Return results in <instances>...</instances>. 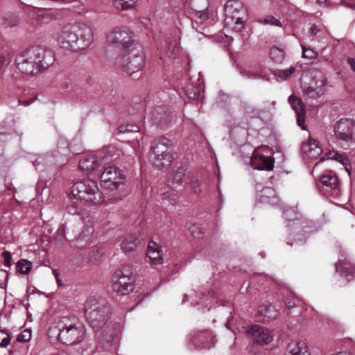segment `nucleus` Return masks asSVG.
<instances>
[{"mask_svg":"<svg viewBox=\"0 0 355 355\" xmlns=\"http://www.w3.org/2000/svg\"><path fill=\"white\" fill-rule=\"evenodd\" d=\"M56 41L62 49L77 52L87 49L93 42L92 29L83 24H67L56 34Z\"/></svg>","mask_w":355,"mask_h":355,"instance_id":"obj_1","label":"nucleus"},{"mask_svg":"<svg viewBox=\"0 0 355 355\" xmlns=\"http://www.w3.org/2000/svg\"><path fill=\"white\" fill-rule=\"evenodd\" d=\"M84 324L75 317H62L56 320L49 329L50 338H55L57 342L65 345H76L85 338Z\"/></svg>","mask_w":355,"mask_h":355,"instance_id":"obj_2","label":"nucleus"},{"mask_svg":"<svg viewBox=\"0 0 355 355\" xmlns=\"http://www.w3.org/2000/svg\"><path fill=\"white\" fill-rule=\"evenodd\" d=\"M85 314L94 330L101 329L106 324L110 315L107 300L98 296L89 297L85 304Z\"/></svg>","mask_w":355,"mask_h":355,"instance_id":"obj_3","label":"nucleus"},{"mask_svg":"<svg viewBox=\"0 0 355 355\" xmlns=\"http://www.w3.org/2000/svg\"><path fill=\"white\" fill-rule=\"evenodd\" d=\"M297 212L294 208H287L283 212L285 219L293 221L292 227L295 234H290L287 243L291 245H300L306 242V234H309L317 230L315 223L308 220H300L297 217Z\"/></svg>","mask_w":355,"mask_h":355,"instance_id":"obj_4","label":"nucleus"},{"mask_svg":"<svg viewBox=\"0 0 355 355\" xmlns=\"http://www.w3.org/2000/svg\"><path fill=\"white\" fill-rule=\"evenodd\" d=\"M71 195L90 204H98L103 201V195L97 182L92 179H84L76 182L71 189Z\"/></svg>","mask_w":355,"mask_h":355,"instance_id":"obj_5","label":"nucleus"},{"mask_svg":"<svg viewBox=\"0 0 355 355\" xmlns=\"http://www.w3.org/2000/svg\"><path fill=\"white\" fill-rule=\"evenodd\" d=\"M116 151L114 147H109L99 155H86L79 161V168L87 173L101 171L100 168L115 160L117 157L114 155Z\"/></svg>","mask_w":355,"mask_h":355,"instance_id":"obj_6","label":"nucleus"},{"mask_svg":"<svg viewBox=\"0 0 355 355\" xmlns=\"http://www.w3.org/2000/svg\"><path fill=\"white\" fill-rule=\"evenodd\" d=\"M171 146L172 142L166 137L156 139L152 141L149 154L155 166L162 167L172 162L173 156L171 153Z\"/></svg>","mask_w":355,"mask_h":355,"instance_id":"obj_7","label":"nucleus"},{"mask_svg":"<svg viewBox=\"0 0 355 355\" xmlns=\"http://www.w3.org/2000/svg\"><path fill=\"white\" fill-rule=\"evenodd\" d=\"M109 45L125 52L135 47V41L132 32L125 26H116L106 34Z\"/></svg>","mask_w":355,"mask_h":355,"instance_id":"obj_8","label":"nucleus"},{"mask_svg":"<svg viewBox=\"0 0 355 355\" xmlns=\"http://www.w3.org/2000/svg\"><path fill=\"white\" fill-rule=\"evenodd\" d=\"M132 267L123 266L112 276V289L120 295H126L134 289Z\"/></svg>","mask_w":355,"mask_h":355,"instance_id":"obj_9","label":"nucleus"},{"mask_svg":"<svg viewBox=\"0 0 355 355\" xmlns=\"http://www.w3.org/2000/svg\"><path fill=\"white\" fill-rule=\"evenodd\" d=\"M127 51L128 53L120 58L116 62V64L124 72L132 75L143 69L145 64V55L142 50H137L135 48Z\"/></svg>","mask_w":355,"mask_h":355,"instance_id":"obj_10","label":"nucleus"},{"mask_svg":"<svg viewBox=\"0 0 355 355\" xmlns=\"http://www.w3.org/2000/svg\"><path fill=\"white\" fill-rule=\"evenodd\" d=\"M252 151V153H248V155H243V161L247 164H250L254 168L257 170H266L272 171L274 167V159L270 156H264L261 155L259 150V148L252 150L249 145H244L242 146L241 152L244 150Z\"/></svg>","mask_w":355,"mask_h":355,"instance_id":"obj_11","label":"nucleus"},{"mask_svg":"<svg viewBox=\"0 0 355 355\" xmlns=\"http://www.w3.org/2000/svg\"><path fill=\"white\" fill-rule=\"evenodd\" d=\"M336 138L347 144H355V121L351 119H341L334 125Z\"/></svg>","mask_w":355,"mask_h":355,"instance_id":"obj_12","label":"nucleus"},{"mask_svg":"<svg viewBox=\"0 0 355 355\" xmlns=\"http://www.w3.org/2000/svg\"><path fill=\"white\" fill-rule=\"evenodd\" d=\"M321 191L331 200L338 199L340 196L339 180L333 171H326L320 177Z\"/></svg>","mask_w":355,"mask_h":355,"instance_id":"obj_13","label":"nucleus"},{"mask_svg":"<svg viewBox=\"0 0 355 355\" xmlns=\"http://www.w3.org/2000/svg\"><path fill=\"white\" fill-rule=\"evenodd\" d=\"M225 12L226 15V24H230L234 21V30L239 32L244 27L245 20L241 16V13L245 14V8L241 3L237 1H229L225 6Z\"/></svg>","mask_w":355,"mask_h":355,"instance_id":"obj_14","label":"nucleus"},{"mask_svg":"<svg viewBox=\"0 0 355 355\" xmlns=\"http://www.w3.org/2000/svg\"><path fill=\"white\" fill-rule=\"evenodd\" d=\"M101 174L100 179L103 186L108 189H116L124 180V175L117 167L108 166Z\"/></svg>","mask_w":355,"mask_h":355,"instance_id":"obj_15","label":"nucleus"},{"mask_svg":"<svg viewBox=\"0 0 355 355\" xmlns=\"http://www.w3.org/2000/svg\"><path fill=\"white\" fill-rule=\"evenodd\" d=\"M34 59L30 48L22 52L15 59L18 69L23 73L32 76L40 72Z\"/></svg>","mask_w":355,"mask_h":355,"instance_id":"obj_16","label":"nucleus"},{"mask_svg":"<svg viewBox=\"0 0 355 355\" xmlns=\"http://www.w3.org/2000/svg\"><path fill=\"white\" fill-rule=\"evenodd\" d=\"M30 49L40 71L47 69L54 63L55 54L51 49L41 46H32Z\"/></svg>","mask_w":355,"mask_h":355,"instance_id":"obj_17","label":"nucleus"},{"mask_svg":"<svg viewBox=\"0 0 355 355\" xmlns=\"http://www.w3.org/2000/svg\"><path fill=\"white\" fill-rule=\"evenodd\" d=\"M315 78L320 81L318 87L309 86L306 82L307 75L303 76L302 79V89L303 94L309 98H318L322 95L327 86V80L325 75L320 71H315Z\"/></svg>","mask_w":355,"mask_h":355,"instance_id":"obj_18","label":"nucleus"},{"mask_svg":"<svg viewBox=\"0 0 355 355\" xmlns=\"http://www.w3.org/2000/svg\"><path fill=\"white\" fill-rule=\"evenodd\" d=\"M256 201L270 205H277L279 198L272 187H266L261 182L254 184Z\"/></svg>","mask_w":355,"mask_h":355,"instance_id":"obj_19","label":"nucleus"},{"mask_svg":"<svg viewBox=\"0 0 355 355\" xmlns=\"http://www.w3.org/2000/svg\"><path fill=\"white\" fill-rule=\"evenodd\" d=\"M190 341L196 349H209L216 342V336L210 331H197L191 334Z\"/></svg>","mask_w":355,"mask_h":355,"instance_id":"obj_20","label":"nucleus"},{"mask_svg":"<svg viewBox=\"0 0 355 355\" xmlns=\"http://www.w3.org/2000/svg\"><path fill=\"white\" fill-rule=\"evenodd\" d=\"M248 333L255 343L261 345L270 343L273 339L272 332L259 324L250 326Z\"/></svg>","mask_w":355,"mask_h":355,"instance_id":"obj_21","label":"nucleus"},{"mask_svg":"<svg viewBox=\"0 0 355 355\" xmlns=\"http://www.w3.org/2000/svg\"><path fill=\"white\" fill-rule=\"evenodd\" d=\"M202 295L203 297L197 300L196 297L193 298V295L187 294L182 300V303L191 300V304L193 305H202V306L207 307L214 302H218V295H216L214 291H209L207 293H202Z\"/></svg>","mask_w":355,"mask_h":355,"instance_id":"obj_22","label":"nucleus"},{"mask_svg":"<svg viewBox=\"0 0 355 355\" xmlns=\"http://www.w3.org/2000/svg\"><path fill=\"white\" fill-rule=\"evenodd\" d=\"M144 239L140 238L139 233L130 235L124 239L121 244V249L126 254H130L136 250L140 245H144Z\"/></svg>","mask_w":355,"mask_h":355,"instance_id":"obj_23","label":"nucleus"},{"mask_svg":"<svg viewBox=\"0 0 355 355\" xmlns=\"http://www.w3.org/2000/svg\"><path fill=\"white\" fill-rule=\"evenodd\" d=\"M279 316V311L272 304L259 306L255 317L259 322L275 320Z\"/></svg>","mask_w":355,"mask_h":355,"instance_id":"obj_24","label":"nucleus"},{"mask_svg":"<svg viewBox=\"0 0 355 355\" xmlns=\"http://www.w3.org/2000/svg\"><path fill=\"white\" fill-rule=\"evenodd\" d=\"M288 101L297 115V125L304 130L305 110L302 101L296 96H290Z\"/></svg>","mask_w":355,"mask_h":355,"instance_id":"obj_25","label":"nucleus"},{"mask_svg":"<svg viewBox=\"0 0 355 355\" xmlns=\"http://www.w3.org/2000/svg\"><path fill=\"white\" fill-rule=\"evenodd\" d=\"M285 355H311L304 341L291 340L286 346Z\"/></svg>","mask_w":355,"mask_h":355,"instance_id":"obj_26","label":"nucleus"},{"mask_svg":"<svg viewBox=\"0 0 355 355\" xmlns=\"http://www.w3.org/2000/svg\"><path fill=\"white\" fill-rule=\"evenodd\" d=\"M336 270L350 281L355 275V265L352 263L349 259H344L342 260L340 257L336 263Z\"/></svg>","mask_w":355,"mask_h":355,"instance_id":"obj_27","label":"nucleus"},{"mask_svg":"<svg viewBox=\"0 0 355 355\" xmlns=\"http://www.w3.org/2000/svg\"><path fill=\"white\" fill-rule=\"evenodd\" d=\"M302 153L309 159H316L322 153V149L316 140L309 139L302 144Z\"/></svg>","mask_w":355,"mask_h":355,"instance_id":"obj_28","label":"nucleus"},{"mask_svg":"<svg viewBox=\"0 0 355 355\" xmlns=\"http://www.w3.org/2000/svg\"><path fill=\"white\" fill-rule=\"evenodd\" d=\"M147 256L151 264L159 265L163 262L162 248L153 241L148 243Z\"/></svg>","mask_w":355,"mask_h":355,"instance_id":"obj_29","label":"nucleus"},{"mask_svg":"<svg viewBox=\"0 0 355 355\" xmlns=\"http://www.w3.org/2000/svg\"><path fill=\"white\" fill-rule=\"evenodd\" d=\"M152 117L158 126L162 128L170 122V113L165 106L155 107L152 113Z\"/></svg>","mask_w":355,"mask_h":355,"instance_id":"obj_30","label":"nucleus"},{"mask_svg":"<svg viewBox=\"0 0 355 355\" xmlns=\"http://www.w3.org/2000/svg\"><path fill=\"white\" fill-rule=\"evenodd\" d=\"M184 92L189 101H193L196 105L200 103L203 98V87L200 83L196 85L192 83L187 85Z\"/></svg>","mask_w":355,"mask_h":355,"instance_id":"obj_31","label":"nucleus"},{"mask_svg":"<svg viewBox=\"0 0 355 355\" xmlns=\"http://www.w3.org/2000/svg\"><path fill=\"white\" fill-rule=\"evenodd\" d=\"M185 175L186 170L184 167H178L176 170L171 171L168 178L169 186L173 188L182 186Z\"/></svg>","mask_w":355,"mask_h":355,"instance_id":"obj_32","label":"nucleus"},{"mask_svg":"<svg viewBox=\"0 0 355 355\" xmlns=\"http://www.w3.org/2000/svg\"><path fill=\"white\" fill-rule=\"evenodd\" d=\"M53 157L49 155H32L29 157V159L33 163V166L37 170L40 171L42 170L40 166L53 163Z\"/></svg>","mask_w":355,"mask_h":355,"instance_id":"obj_33","label":"nucleus"},{"mask_svg":"<svg viewBox=\"0 0 355 355\" xmlns=\"http://www.w3.org/2000/svg\"><path fill=\"white\" fill-rule=\"evenodd\" d=\"M157 196L162 201H168L170 205H175L178 202V196L171 192L168 188H162L157 191Z\"/></svg>","mask_w":355,"mask_h":355,"instance_id":"obj_34","label":"nucleus"},{"mask_svg":"<svg viewBox=\"0 0 355 355\" xmlns=\"http://www.w3.org/2000/svg\"><path fill=\"white\" fill-rule=\"evenodd\" d=\"M322 161L324 159H334L336 160L343 165L346 166L347 163V157L345 154H340L336 151H329L327 153L324 157L320 159Z\"/></svg>","mask_w":355,"mask_h":355,"instance_id":"obj_35","label":"nucleus"},{"mask_svg":"<svg viewBox=\"0 0 355 355\" xmlns=\"http://www.w3.org/2000/svg\"><path fill=\"white\" fill-rule=\"evenodd\" d=\"M270 55L273 62L281 63L284 59V49L276 46H272L270 49Z\"/></svg>","mask_w":355,"mask_h":355,"instance_id":"obj_36","label":"nucleus"},{"mask_svg":"<svg viewBox=\"0 0 355 355\" xmlns=\"http://www.w3.org/2000/svg\"><path fill=\"white\" fill-rule=\"evenodd\" d=\"M104 252L101 248H95L91 250L88 256V262L91 265H97L101 261Z\"/></svg>","mask_w":355,"mask_h":355,"instance_id":"obj_37","label":"nucleus"},{"mask_svg":"<svg viewBox=\"0 0 355 355\" xmlns=\"http://www.w3.org/2000/svg\"><path fill=\"white\" fill-rule=\"evenodd\" d=\"M167 49H166V56L169 59L176 58L179 52V45L177 40L170 41L167 43Z\"/></svg>","mask_w":355,"mask_h":355,"instance_id":"obj_38","label":"nucleus"},{"mask_svg":"<svg viewBox=\"0 0 355 355\" xmlns=\"http://www.w3.org/2000/svg\"><path fill=\"white\" fill-rule=\"evenodd\" d=\"M136 0H114V7L125 10L135 7Z\"/></svg>","mask_w":355,"mask_h":355,"instance_id":"obj_39","label":"nucleus"},{"mask_svg":"<svg viewBox=\"0 0 355 355\" xmlns=\"http://www.w3.org/2000/svg\"><path fill=\"white\" fill-rule=\"evenodd\" d=\"M296 67L291 66L288 69H278L275 70L274 74L275 76L281 78L282 80H286L290 77L293 73H295Z\"/></svg>","mask_w":355,"mask_h":355,"instance_id":"obj_40","label":"nucleus"},{"mask_svg":"<svg viewBox=\"0 0 355 355\" xmlns=\"http://www.w3.org/2000/svg\"><path fill=\"white\" fill-rule=\"evenodd\" d=\"M32 267V263L26 259H21L17 262V270L23 274L29 272Z\"/></svg>","mask_w":355,"mask_h":355,"instance_id":"obj_41","label":"nucleus"},{"mask_svg":"<svg viewBox=\"0 0 355 355\" xmlns=\"http://www.w3.org/2000/svg\"><path fill=\"white\" fill-rule=\"evenodd\" d=\"M189 230L192 236L196 239H200L204 234V228L200 224H193Z\"/></svg>","mask_w":355,"mask_h":355,"instance_id":"obj_42","label":"nucleus"},{"mask_svg":"<svg viewBox=\"0 0 355 355\" xmlns=\"http://www.w3.org/2000/svg\"><path fill=\"white\" fill-rule=\"evenodd\" d=\"M302 49V57L304 58L314 59L317 57V52L311 48H306L303 44H301Z\"/></svg>","mask_w":355,"mask_h":355,"instance_id":"obj_43","label":"nucleus"},{"mask_svg":"<svg viewBox=\"0 0 355 355\" xmlns=\"http://www.w3.org/2000/svg\"><path fill=\"white\" fill-rule=\"evenodd\" d=\"M258 21L263 24H270L275 26H282L280 21L273 16H268L265 18L259 19Z\"/></svg>","mask_w":355,"mask_h":355,"instance_id":"obj_44","label":"nucleus"},{"mask_svg":"<svg viewBox=\"0 0 355 355\" xmlns=\"http://www.w3.org/2000/svg\"><path fill=\"white\" fill-rule=\"evenodd\" d=\"M241 73L243 76H245L248 78H257V77H259L258 71L251 69V67H245V68L242 69L241 70Z\"/></svg>","mask_w":355,"mask_h":355,"instance_id":"obj_45","label":"nucleus"},{"mask_svg":"<svg viewBox=\"0 0 355 355\" xmlns=\"http://www.w3.org/2000/svg\"><path fill=\"white\" fill-rule=\"evenodd\" d=\"M119 132L121 133H125L128 132H137L139 130V128L137 125H122L119 127Z\"/></svg>","mask_w":355,"mask_h":355,"instance_id":"obj_46","label":"nucleus"},{"mask_svg":"<svg viewBox=\"0 0 355 355\" xmlns=\"http://www.w3.org/2000/svg\"><path fill=\"white\" fill-rule=\"evenodd\" d=\"M67 211L72 215L79 214L81 212V207H79L76 202H71L67 206Z\"/></svg>","mask_w":355,"mask_h":355,"instance_id":"obj_47","label":"nucleus"},{"mask_svg":"<svg viewBox=\"0 0 355 355\" xmlns=\"http://www.w3.org/2000/svg\"><path fill=\"white\" fill-rule=\"evenodd\" d=\"M10 342L9 335L4 331H0V346L6 347Z\"/></svg>","mask_w":355,"mask_h":355,"instance_id":"obj_48","label":"nucleus"},{"mask_svg":"<svg viewBox=\"0 0 355 355\" xmlns=\"http://www.w3.org/2000/svg\"><path fill=\"white\" fill-rule=\"evenodd\" d=\"M18 23H19L18 17L17 16H14V15L8 17L4 21L5 26L6 27L15 26L18 24Z\"/></svg>","mask_w":355,"mask_h":355,"instance_id":"obj_49","label":"nucleus"},{"mask_svg":"<svg viewBox=\"0 0 355 355\" xmlns=\"http://www.w3.org/2000/svg\"><path fill=\"white\" fill-rule=\"evenodd\" d=\"M306 80H310V83H308L309 86L316 87L320 85V81H318V78H315V71L311 72L309 76L307 75Z\"/></svg>","mask_w":355,"mask_h":355,"instance_id":"obj_50","label":"nucleus"},{"mask_svg":"<svg viewBox=\"0 0 355 355\" xmlns=\"http://www.w3.org/2000/svg\"><path fill=\"white\" fill-rule=\"evenodd\" d=\"M196 17L200 21V22L205 21L209 18L208 11L207 10L196 11Z\"/></svg>","mask_w":355,"mask_h":355,"instance_id":"obj_51","label":"nucleus"},{"mask_svg":"<svg viewBox=\"0 0 355 355\" xmlns=\"http://www.w3.org/2000/svg\"><path fill=\"white\" fill-rule=\"evenodd\" d=\"M2 256L4 259L5 266L6 267H10L11 266V259H12V255H11L10 252H9L8 251H4L2 253Z\"/></svg>","mask_w":355,"mask_h":355,"instance_id":"obj_52","label":"nucleus"},{"mask_svg":"<svg viewBox=\"0 0 355 355\" xmlns=\"http://www.w3.org/2000/svg\"><path fill=\"white\" fill-rule=\"evenodd\" d=\"M31 335L29 331H24V332L19 336L18 340L19 341H28L31 339Z\"/></svg>","mask_w":355,"mask_h":355,"instance_id":"obj_53","label":"nucleus"},{"mask_svg":"<svg viewBox=\"0 0 355 355\" xmlns=\"http://www.w3.org/2000/svg\"><path fill=\"white\" fill-rule=\"evenodd\" d=\"M200 182L198 180H195L191 182V186L193 191L194 193H199L200 191Z\"/></svg>","mask_w":355,"mask_h":355,"instance_id":"obj_54","label":"nucleus"},{"mask_svg":"<svg viewBox=\"0 0 355 355\" xmlns=\"http://www.w3.org/2000/svg\"><path fill=\"white\" fill-rule=\"evenodd\" d=\"M64 144L66 145V148L62 149V152L60 153L61 155H65L68 153L69 150L67 148L69 146V144L67 141H64ZM60 159H62V162H64L67 160L65 157L60 156Z\"/></svg>","mask_w":355,"mask_h":355,"instance_id":"obj_55","label":"nucleus"},{"mask_svg":"<svg viewBox=\"0 0 355 355\" xmlns=\"http://www.w3.org/2000/svg\"><path fill=\"white\" fill-rule=\"evenodd\" d=\"M57 233L58 234V236H60L61 237H63L64 236V234H65V225H60L58 230H57Z\"/></svg>","mask_w":355,"mask_h":355,"instance_id":"obj_56","label":"nucleus"},{"mask_svg":"<svg viewBox=\"0 0 355 355\" xmlns=\"http://www.w3.org/2000/svg\"><path fill=\"white\" fill-rule=\"evenodd\" d=\"M285 304H286V309L288 310L296 306V304L295 302H292L288 299L285 300Z\"/></svg>","mask_w":355,"mask_h":355,"instance_id":"obj_57","label":"nucleus"},{"mask_svg":"<svg viewBox=\"0 0 355 355\" xmlns=\"http://www.w3.org/2000/svg\"><path fill=\"white\" fill-rule=\"evenodd\" d=\"M347 61L348 64L350 66L352 70L354 71H355V58H348Z\"/></svg>","mask_w":355,"mask_h":355,"instance_id":"obj_58","label":"nucleus"},{"mask_svg":"<svg viewBox=\"0 0 355 355\" xmlns=\"http://www.w3.org/2000/svg\"><path fill=\"white\" fill-rule=\"evenodd\" d=\"M35 98H31L27 101H19V103L23 105L27 106L33 103L35 101Z\"/></svg>","mask_w":355,"mask_h":355,"instance_id":"obj_59","label":"nucleus"},{"mask_svg":"<svg viewBox=\"0 0 355 355\" xmlns=\"http://www.w3.org/2000/svg\"><path fill=\"white\" fill-rule=\"evenodd\" d=\"M344 3L350 8H355V0H343Z\"/></svg>","mask_w":355,"mask_h":355,"instance_id":"obj_60","label":"nucleus"},{"mask_svg":"<svg viewBox=\"0 0 355 355\" xmlns=\"http://www.w3.org/2000/svg\"><path fill=\"white\" fill-rule=\"evenodd\" d=\"M311 34L316 35L318 32V29L315 25H312L309 30Z\"/></svg>","mask_w":355,"mask_h":355,"instance_id":"obj_61","label":"nucleus"},{"mask_svg":"<svg viewBox=\"0 0 355 355\" xmlns=\"http://www.w3.org/2000/svg\"><path fill=\"white\" fill-rule=\"evenodd\" d=\"M232 322V316L228 317L227 319V322L225 323L226 328L231 329Z\"/></svg>","mask_w":355,"mask_h":355,"instance_id":"obj_62","label":"nucleus"},{"mask_svg":"<svg viewBox=\"0 0 355 355\" xmlns=\"http://www.w3.org/2000/svg\"><path fill=\"white\" fill-rule=\"evenodd\" d=\"M5 62V57L2 54L0 53V70L3 67Z\"/></svg>","mask_w":355,"mask_h":355,"instance_id":"obj_63","label":"nucleus"},{"mask_svg":"<svg viewBox=\"0 0 355 355\" xmlns=\"http://www.w3.org/2000/svg\"><path fill=\"white\" fill-rule=\"evenodd\" d=\"M84 236H85V235H84V232H82V234H80L79 235V237L78 238L77 242H78V243H79V241H80V240H83V239H84Z\"/></svg>","mask_w":355,"mask_h":355,"instance_id":"obj_64","label":"nucleus"}]
</instances>
